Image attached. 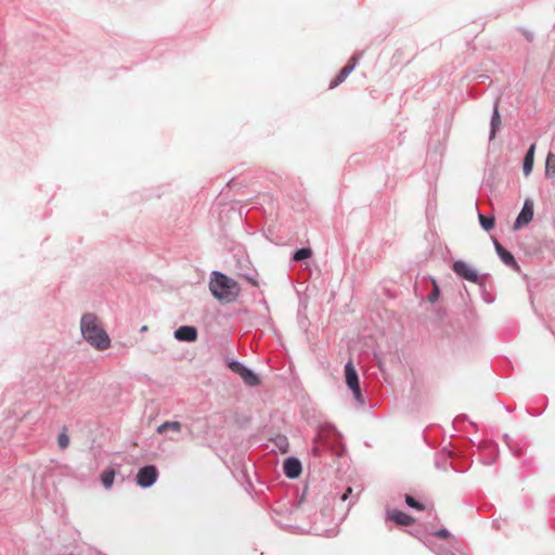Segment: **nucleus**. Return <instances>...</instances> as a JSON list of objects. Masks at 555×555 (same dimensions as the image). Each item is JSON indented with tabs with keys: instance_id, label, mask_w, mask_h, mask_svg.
<instances>
[{
	"instance_id": "nucleus-13",
	"label": "nucleus",
	"mask_w": 555,
	"mask_h": 555,
	"mask_svg": "<svg viewBox=\"0 0 555 555\" xmlns=\"http://www.w3.org/2000/svg\"><path fill=\"white\" fill-rule=\"evenodd\" d=\"M534 152H535V145L532 144L524 159L522 170L525 176H529L533 169L534 164Z\"/></svg>"
},
{
	"instance_id": "nucleus-5",
	"label": "nucleus",
	"mask_w": 555,
	"mask_h": 555,
	"mask_svg": "<svg viewBox=\"0 0 555 555\" xmlns=\"http://www.w3.org/2000/svg\"><path fill=\"white\" fill-rule=\"evenodd\" d=\"M229 366L234 373L238 374L242 377V379L244 380V383L246 385H248V386L259 385L260 380H259L258 376L253 371H250L249 369L244 366L242 363L231 362L229 364Z\"/></svg>"
},
{
	"instance_id": "nucleus-15",
	"label": "nucleus",
	"mask_w": 555,
	"mask_h": 555,
	"mask_svg": "<svg viewBox=\"0 0 555 555\" xmlns=\"http://www.w3.org/2000/svg\"><path fill=\"white\" fill-rule=\"evenodd\" d=\"M545 177H555V154L548 153L545 160Z\"/></svg>"
},
{
	"instance_id": "nucleus-14",
	"label": "nucleus",
	"mask_w": 555,
	"mask_h": 555,
	"mask_svg": "<svg viewBox=\"0 0 555 555\" xmlns=\"http://www.w3.org/2000/svg\"><path fill=\"white\" fill-rule=\"evenodd\" d=\"M181 428H182V424L178 421L165 422L157 427V433L160 435L165 434L168 430H171L175 433H180Z\"/></svg>"
},
{
	"instance_id": "nucleus-18",
	"label": "nucleus",
	"mask_w": 555,
	"mask_h": 555,
	"mask_svg": "<svg viewBox=\"0 0 555 555\" xmlns=\"http://www.w3.org/2000/svg\"><path fill=\"white\" fill-rule=\"evenodd\" d=\"M311 255L312 250L310 248H301L294 254L293 259L295 261H301L304 259L310 258Z\"/></svg>"
},
{
	"instance_id": "nucleus-4",
	"label": "nucleus",
	"mask_w": 555,
	"mask_h": 555,
	"mask_svg": "<svg viewBox=\"0 0 555 555\" xmlns=\"http://www.w3.org/2000/svg\"><path fill=\"white\" fill-rule=\"evenodd\" d=\"M158 477V470L154 465H147L139 469L137 483L142 488L151 487Z\"/></svg>"
},
{
	"instance_id": "nucleus-9",
	"label": "nucleus",
	"mask_w": 555,
	"mask_h": 555,
	"mask_svg": "<svg viewBox=\"0 0 555 555\" xmlns=\"http://www.w3.org/2000/svg\"><path fill=\"white\" fill-rule=\"evenodd\" d=\"M284 473L288 478H297L301 474V464L295 457H288L284 462Z\"/></svg>"
},
{
	"instance_id": "nucleus-8",
	"label": "nucleus",
	"mask_w": 555,
	"mask_h": 555,
	"mask_svg": "<svg viewBox=\"0 0 555 555\" xmlns=\"http://www.w3.org/2000/svg\"><path fill=\"white\" fill-rule=\"evenodd\" d=\"M387 518L399 526H411L415 521V519L409 514L397 509L389 511Z\"/></svg>"
},
{
	"instance_id": "nucleus-24",
	"label": "nucleus",
	"mask_w": 555,
	"mask_h": 555,
	"mask_svg": "<svg viewBox=\"0 0 555 555\" xmlns=\"http://www.w3.org/2000/svg\"><path fill=\"white\" fill-rule=\"evenodd\" d=\"M352 492V489L351 488H348L347 491L344 493L341 500L343 501H346L348 495H350V493Z\"/></svg>"
},
{
	"instance_id": "nucleus-6",
	"label": "nucleus",
	"mask_w": 555,
	"mask_h": 555,
	"mask_svg": "<svg viewBox=\"0 0 555 555\" xmlns=\"http://www.w3.org/2000/svg\"><path fill=\"white\" fill-rule=\"evenodd\" d=\"M452 268H453V271L459 276H461L469 282L478 283L479 276H478L477 271L474 268H472L468 263H466L465 261L456 260L453 263Z\"/></svg>"
},
{
	"instance_id": "nucleus-21",
	"label": "nucleus",
	"mask_w": 555,
	"mask_h": 555,
	"mask_svg": "<svg viewBox=\"0 0 555 555\" xmlns=\"http://www.w3.org/2000/svg\"><path fill=\"white\" fill-rule=\"evenodd\" d=\"M57 444L60 449L65 450L69 444V437L66 433H61L57 437Z\"/></svg>"
},
{
	"instance_id": "nucleus-23",
	"label": "nucleus",
	"mask_w": 555,
	"mask_h": 555,
	"mask_svg": "<svg viewBox=\"0 0 555 555\" xmlns=\"http://www.w3.org/2000/svg\"><path fill=\"white\" fill-rule=\"evenodd\" d=\"M436 535L442 539H447L450 535V533L447 529H441L437 531Z\"/></svg>"
},
{
	"instance_id": "nucleus-25",
	"label": "nucleus",
	"mask_w": 555,
	"mask_h": 555,
	"mask_svg": "<svg viewBox=\"0 0 555 555\" xmlns=\"http://www.w3.org/2000/svg\"><path fill=\"white\" fill-rule=\"evenodd\" d=\"M146 331H147V326L146 325L141 327V332H146Z\"/></svg>"
},
{
	"instance_id": "nucleus-10",
	"label": "nucleus",
	"mask_w": 555,
	"mask_h": 555,
	"mask_svg": "<svg viewBox=\"0 0 555 555\" xmlns=\"http://www.w3.org/2000/svg\"><path fill=\"white\" fill-rule=\"evenodd\" d=\"M356 66V59L352 57L347 65H345L339 74L336 76L334 80L330 83V89H334L339 86L345 79L350 75Z\"/></svg>"
},
{
	"instance_id": "nucleus-3",
	"label": "nucleus",
	"mask_w": 555,
	"mask_h": 555,
	"mask_svg": "<svg viewBox=\"0 0 555 555\" xmlns=\"http://www.w3.org/2000/svg\"><path fill=\"white\" fill-rule=\"evenodd\" d=\"M345 377L347 386L352 390L356 400L362 402V395L359 385V377L351 361L345 365Z\"/></svg>"
},
{
	"instance_id": "nucleus-12",
	"label": "nucleus",
	"mask_w": 555,
	"mask_h": 555,
	"mask_svg": "<svg viewBox=\"0 0 555 555\" xmlns=\"http://www.w3.org/2000/svg\"><path fill=\"white\" fill-rule=\"evenodd\" d=\"M494 246L498 255L505 264L511 267L517 266L514 256L508 250H506L498 241L494 242Z\"/></svg>"
},
{
	"instance_id": "nucleus-16",
	"label": "nucleus",
	"mask_w": 555,
	"mask_h": 555,
	"mask_svg": "<svg viewBox=\"0 0 555 555\" xmlns=\"http://www.w3.org/2000/svg\"><path fill=\"white\" fill-rule=\"evenodd\" d=\"M501 116L499 113L498 107L495 106L492 118H491V131H490V139H494L496 130L501 126Z\"/></svg>"
},
{
	"instance_id": "nucleus-1",
	"label": "nucleus",
	"mask_w": 555,
	"mask_h": 555,
	"mask_svg": "<svg viewBox=\"0 0 555 555\" xmlns=\"http://www.w3.org/2000/svg\"><path fill=\"white\" fill-rule=\"evenodd\" d=\"M82 337L95 349L106 350L111 346V339L105 332L100 319L93 313H86L80 321Z\"/></svg>"
},
{
	"instance_id": "nucleus-20",
	"label": "nucleus",
	"mask_w": 555,
	"mask_h": 555,
	"mask_svg": "<svg viewBox=\"0 0 555 555\" xmlns=\"http://www.w3.org/2000/svg\"><path fill=\"white\" fill-rule=\"evenodd\" d=\"M405 503L412 507V508H415L417 511H424L425 509V506L417 502L413 496L411 495H405Z\"/></svg>"
},
{
	"instance_id": "nucleus-22",
	"label": "nucleus",
	"mask_w": 555,
	"mask_h": 555,
	"mask_svg": "<svg viewBox=\"0 0 555 555\" xmlns=\"http://www.w3.org/2000/svg\"><path fill=\"white\" fill-rule=\"evenodd\" d=\"M439 296V289L437 284H434V292L429 295V301L435 302Z\"/></svg>"
},
{
	"instance_id": "nucleus-17",
	"label": "nucleus",
	"mask_w": 555,
	"mask_h": 555,
	"mask_svg": "<svg viewBox=\"0 0 555 555\" xmlns=\"http://www.w3.org/2000/svg\"><path fill=\"white\" fill-rule=\"evenodd\" d=\"M114 479H115V470L114 469H106L101 475L102 485L106 489H109L113 486Z\"/></svg>"
},
{
	"instance_id": "nucleus-11",
	"label": "nucleus",
	"mask_w": 555,
	"mask_h": 555,
	"mask_svg": "<svg viewBox=\"0 0 555 555\" xmlns=\"http://www.w3.org/2000/svg\"><path fill=\"white\" fill-rule=\"evenodd\" d=\"M175 337L182 341H194L197 337V332L193 326H180L175 332Z\"/></svg>"
},
{
	"instance_id": "nucleus-2",
	"label": "nucleus",
	"mask_w": 555,
	"mask_h": 555,
	"mask_svg": "<svg viewBox=\"0 0 555 555\" xmlns=\"http://www.w3.org/2000/svg\"><path fill=\"white\" fill-rule=\"evenodd\" d=\"M209 288L216 298L227 302L235 300L241 291L234 280L220 272H214Z\"/></svg>"
},
{
	"instance_id": "nucleus-19",
	"label": "nucleus",
	"mask_w": 555,
	"mask_h": 555,
	"mask_svg": "<svg viewBox=\"0 0 555 555\" xmlns=\"http://www.w3.org/2000/svg\"><path fill=\"white\" fill-rule=\"evenodd\" d=\"M479 222L481 227L489 231L494 227V218L493 217H487L485 215H479Z\"/></svg>"
},
{
	"instance_id": "nucleus-7",
	"label": "nucleus",
	"mask_w": 555,
	"mask_h": 555,
	"mask_svg": "<svg viewBox=\"0 0 555 555\" xmlns=\"http://www.w3.org/2000/svg\"><path fill=\"white\" fill-rule=\"evenodd\" d=\"M532 218H533V205L530 201L527 199L524 204V207H522L520 214L518 215V217L515 221L514 229L518 230L521 227L528 224L532 220Z\"/></svg>"
}]
</instances>
